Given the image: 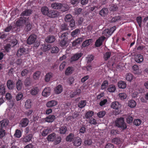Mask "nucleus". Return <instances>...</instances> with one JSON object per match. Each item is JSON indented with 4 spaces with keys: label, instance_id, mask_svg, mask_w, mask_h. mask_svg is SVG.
Returning <instances> with one entry per match:
<instances>
[{
    "label": "nucleus",
    "instance_id": "7",
    "mask_svg": "<svg viewBox=\"0 0 148 148\" xmlns=\"http://www.w3.org/2000/svg\"><path fill=\"white\" fill-rule=\"evenodd\" d=\"M134 60L136 62L140 63L143 60V56L140 54L136 55L134 56Z\"/></svg>",
    "mask_w": 148,
    "mask_h": 148
},
{
    "label": "nucleus",
    "instance_id": "58",
    "mask_svg": "<svg viewBox=\"0 0 148 148\" xmlns=\"http://www.w3.org/2000/svg\"><path fill=\"white\" fill-rule=\"evenodd\" d=\"M26 25V31L28 32L30 30L31 27V25L30 24V20L29 19V23L27 22V24H25Z\"/></svg>",
    "mask_w": 148,
    "mask_h": 148
},
{
    "label": "nucleus",
    "instance_id": "50",
    "mask_svg": "<svg viewBox=\"0 0 148 148\" xmlns=\"http://www.w3.org/2000/svg\"><path fill=\"white\" fill-rule=\"evenodd\" d=\"M94 112L92 111H90L86 113L85 114V117L88 119L91 117L93 115Z\"/></svg>",
    "mask_w": 148,
    "mask_h": 148
},
{
    "label": "nucleus",
    "instance_id": "18",
    "mask_svg": "<svg viewBox=\"0 0 148 148\" xmlns=\"http://www.w3.org/2000/svg\"><path fill=\"white\" fill-rule=\"evenodd\" d=\"M132 69L134 71L135 73L140 74L142 72L141 69H140L139 67L137 65H135L133 66Z\"/></svg>",
    "mask_w": 148,
    "mask_h": 148
},
{
    "label": "nucleus",
    "instance_id": "61",
    "mask_svg": "<svg viewBox=\"0 0 148 148\" xmlns=\"http://www.w3.org/2000/svg\"><path fill=\"white\" fill-rule=\"evenodd\" d=\"M24 84L26 86H29L30 84V82L29 77H27L25 80L24 82Z\"/></svg>",
    "mask_w": 148,
    "mask_h": 148
},
{
    "label": "nucleus",
    "instance_id": "37",
    "mask_svg": "<svg viewBox=\"0 0 148 148\" xmlns=\"http://www.w3.org/2000/svg\"><path fill=\"white\" fill-rule=\"evenodd\" d=\"M31 72V71H30V67H28L27 69H24L22 71L21 75L22 76H24L26 75L27 74Z\"/></svg>",
    "mask_w": 148,
    "mask_h": 148
},
{
    "label": "nucleus",
    "instance_id": "64",
    "mask_svg": "<svg viewBox=\"0 0 148 148\" xmlns=\"http://www.w3.org/2000/svg\"><path fill=\"white\" fill-rule=\"evenodd\" d=\"M59 49L56 47H53L51 48V52L52 53H57L59 51Z\"/></svg>",
    "mask_w": 148,
    "mask_h": 148
},
{
    "label": "nucleus",
    "instance_id": "63",
    "mask_svg": "<svg viewBox=\"0 0 148 148\" xmlns=\"http://www.w3.org/2000/svg\"><path fill=\"white\" fill-rule=\"evenodd\" d=\"M23 97V95L21 93H19L16 96V99L17 101L21 99Z\"/></svg>",
    "mask_w": 148,
    "mask_h": 148
},
{
    "label": "nucleus",
    "instance_id": "56",
    "mask_svg": "<svg viewBox=\"0 0 148 148\" xmlns=\"http://www.w3.org/2000/svg\"><path fill=\"white\" fill-rule=\"evenodd\" d=\"M14 135L17 138H20L21 136V131L20 130H16V132Z\"/></svg>",
    "mask_w": 148,
    "mask_h": 148
},
{
    "label": "nucleus",
    "instance_id": "25",
    "mask_svg": "<svg viewBox=\"0 0 148 148\" xmlns=\"http://www.w3.org/2000/svg\"><path fill=\"white\" fill-rule=\"evenodd\" d=\"M56 134L55 133H53L49 135L47 138L49 141H53L56 137Z\"/></svg>",
    "mask_w": 148,
    "mask_h": 148
},
{
    "label": "nucleus",
    "instance_id": "44",
    "mask_svg": "<svg viewBox=\"0 0 148 148\" xmlns=\"http://www.w3.org/2000/svg\"><path fill=\"white\" fill-rule=\"evenodd\" d=\"M118 96L119 98L122 100L126 99L127 97V95L124 92L119 93L118 95Z\"/></svg>",
    "mask_w": 148,
    "mask_h": 148
},
{
    "label": "nucleus",
    "instance_id": "47",
    "mask_svg": "<svg viewBox=\"0 0 148 148\" xmlns=\"http://www.w3.org/2000/svg\"><path fill=\"white\" fill-rule=\"evenodd\" d=\"M134 76L132 74L129 73L127 74L126 79V80L129 81H131L133 79Z\"/></svg>",
    "mask_w": 148,
    "mask_h": 148
},
{
    "label": "nucleus",
    "instance_id": "54",
    "mask_svg": "<svg viewBox=\"0 0 148 148\" xmlns=\"http://www.w3.org/2000/svg\"><path fill=\"white\" fill-rule=\"evenodd\" d=\"M92 143L91 140L90 139H86L84 142V145L86 146H88L92 145Z\"/></svg>",
    "mask_w": 148,
    "mask_h": 148
},
{
    "label": "nucleus",
    "instance_id": "9",
    "mask_svg": "<svg viewBox=\"0 0 148 148\" xmlns=\"http://www.w3.org/2000/svg\"><path fill=\"white\" fill-rule=\"evenodd\" d=\"M58 104L57 101L52 100L48 101L46 103V106L48 108H51L56 105Z\"/></svg>",
    "mask_w": 148,
    "mask_h": 148
},
{
    "label": "nucleus",
    "instance_id": "23",
    "mask_svg": "<svg viewBox=\"0 0 148 148\" xmlns=\"http://www.w3.org/2000/svg\"><path fill=\"white\" fill-rule=\"evenodd\" d=\"M51 48V46L50 45H42L41 49V50L44 52H46L50 49Z\"/></svg>",
    "mask_w": 148,
    "mask_h": 148
},
{
    "label": "nucleus",
    "instance_id": "24",
    "mask_svg": "<svg viewBox=\"0 0 148 148\" xmlns=\"http://www.w3.org/2000/svg\"><path fill=\"white\" fill-rule=\"evenodd\" d=\"M118 86L119 88L124 89L126 87V84L123 81H120L118 82Z\"/></svg>",
    "mask_w": 148,
    "mask_h": 148
},
{
    "label": "nucleus",
    "instance_id": "36",
    "mask_svg": "<svg viewBox=\"0 0 148 148\" xmlns=\"http://www.w3.org/2000/svg\"><path fill=\"white\" fill-rule=\"evenodd\" d=\"M67 130V128L65 126H62L59 128V132L61 134H64Z\"/></svg>",
    "mask_w": 148,
    "mask_h": 148
},
{
    "label": "nucleus",
    "instance_id": "57",
    "mask_svg": "<svg viewBox=\"0 0 148 148\" xmlns=\"http://www.w3.org/2000/svg\"><path fill=\"white\" fill-rule=\"evenodd\" d=\"M72 16L71 14H68L66 16L64 19L66 21L69 22L72 20Z\"/></svg>",
    "mask_w": 148,
    "mask_h": 148
},
{
    "label": "nucleus",
    "instance_id": "45",
    "mask_svg": "<svg viewBox=\"0 0 148 148\" xmlns=\"http://www.w3.org/2000/svg\"><path fill=\"white\" fill-rule=\"evenodd\" d=\"M69 7L68 5L66 4H62V6L61 8V10L63 12H64L68 10Z\"/></svg>",
    "mask_w": 148,
    "mask_h": 148
},
{
    "label": "nucleus",
    "instance_id": "39",
    "mask_svg": "<svg viewBox=\"0 0 148 148\" xmlns=\"http://www.w3.org/2000/svg\"><path fill=\"white\" fill-rule=\"evenodd\" d=\"M22 83L20 79H18L16 83V88L18 90H20L22 88Z\"/></svg>",
    "mask_w": 148,
    "mask_h": 148
},
{
    "label": "nucleus",
    "instance_id": "16",
    "mask_svg": "<svg viewBox=\"0 0 148 148\" xmlns=\"http://www.w3.org/2000/svg\"><path fill=\"white\" fill-rule=\"evenodd\" d=\"M9 121L8 120L4 119L0 122V129H2L5 127L8 124Z\"/></svg>",
    "mask_w": 148,
    "mask_h": 148
},
{
    "label": "nucleus",
    "instance_id": "2",
    "mask_svg": "<svg viewBox=\"0 0 148 148\" xmlns=\"http://www.w3.org/2000/svg\"><path fill=\"white\" fill-rule=\"evenodd\" d=\"M27 22L29 23L28 18L21 17L17 21L16 25L22 28L24 26L25 24H27Z\"/></svg>",
    "mask_w": 148,
    "mask_h": 148
},
{
    "label": "nucleus",
    "instance_id": "5",
    "mask_svg": "<svg viewBox=\"0 0 148 148\" xmlns=\"http://www.w3.org/2000/svg\"><path fill=\"white\" fill-rule=\"evenodd\" d=\"M51 93V89L49 87H46L44 89L42 92V95L45 97H47L50 95Z\"/></svg>",
    "mask_w": 148,
    "mask_h": 148
},
{
    "label": "nucleus",
    "instance_id": "35",
    "mask_svg": "<svg viewBox=\"0 0 148 148\" xmlns=\"http://www.w3.org/2000/svg\"><path fill=\"white\" fill-rule=\"evenodd\" d=\"M25 52V49L24 48H22L19 49L17 51V55L18 56L24 55Z\"/></svg>",
    "mask_w": 148,
    "mask_h": 148
},
{
    "label": "nucleus",
    "instance_id": "38",
    "mask_svg": "<svg viewBox=\"0 0 148 148\" xmlns=\"http://www.w3.org/2000/svg\"><path fill=\"white\" fill-rule=\"evenodd\" d=\"M81 91L80 89H78L76 91L71 93L70 95V97L71 98L75 97V96L77 95H79L81 93Z\"/></svg>",
    "mask_w": 148,
    "mask_h": 148
},
{
    "label": "nucleus",
    "instance_id": "43",
    "mask_svg": "<svg viewBox=\"0 0 148 148\" xmlns=\"http://www.w3.org/2000/svg\"><path fill=\"white\" fill-rule=\"evenodd\" d=\"M103 34L106 37H109L111 34V32L108 29H105L102 32Z\"/></svg>",
    "mask_w": 148,
    "mask_h": 148
},
{
    "label": "nucleus",
    "instance_id": "19",
    "mask_svg": "<svg viewBox=\"0 0 148 148\" xmlns=\"http://www.w3.org/2000/svg\"><path fill=\"white\" fill-rule=\"evenodd\" d=\"M59 14L58 12L56 11H50L48 16L49 17L54 18L58 16Z\"/></svg>",
    "mask_w": 148,
    "mask_h": 148
},
{
    "label": "nucleus",
    "instance_id": "6",
    "mask_svg": "<svg viewBox=\"0 0 148 148\" xmlns=\"http://www.w3.org/2000/svg\"><path fill=\"white\" fill-rule=\"evenodd\" d=\"M82 142L81 139L79 137H77L74 138L73 144L75 146H79L81 145Z\"/></svg>",
    "mask_w": 148,
    "mask_h": 148
},
{
    "label": "nucleus",
    "instance_id": "42",
    "mask_svg": "<svg viewBox=\"0 0 148 148\" xmlns=\"http://www.w3.org/2000/svg\"><path fill=\"white\" fill-rule=\"evenodd\" d=\"M61 141V138L60 136L56 135V137L53 141L55 144L57 145L60 143Z\"/></svg>",
    "mask_w": 148,
    "mask_h": 148
},
{
    "label": "nucleus",
    "instance_id": "11",
    "mask_svg": "<svg viewBox=\"0 0 148 148\" xmlns=\"http://www.w3.org/2000/svg\"><path fill=\"white\" fill-rule=\"evenodd\" d=\"M63 88L60 85H59L56 86L54 89V92L56 94L60 93L62 91Z\"/></svg>",
    "mask_w": 148,
    "mask_h": 148
},
{
    "label": "nucleus",
    "instance_id": "40",
    "mask_svg": "<svg viewBox=\"0 0 148 148\" xmlns=\"http://www.w3.org/2000/svg\"><path fill=\"white\" fill-rule=\"evenodd\" d=\"M25 107L27 108H30L31 107L32 101L30 99L27 100L25 103Z\"/></svg>",
    "mask_w": 148,
    "mask_h": 148
},
{
    "label": "nucleus",
    "instance_id": "13",
    "mask_svg": "<svg viewBox=\"0 0 148 148\" xmlns=\"http://www.w3.org/2000/svg\"><path fill=\"white\" fill-rule=\"evenodd\" d=\"M62 6V4L58 2H55L51 5V7L53 9L56 10H60Z\"/></svg>",
    "mask_w": 148,
    "mask_h": 148
},
{
    "label": "nucleus",
    "instance_id": "10",
    "mask_svg": "<svg viewBox=\"0 0 148 148\" xmlns=\"http://www.w3.org/2000/svg\"><path fill=\"white\" fill-rule=\"evenodd\" d=\"M121 107V104L117 101H114L111 104V107L115 109L118 110Z\"/></svg>",
    "mask_w": 148,
    "mask_h": 148
},
{
    "label": "nucleus",
    "instance_id": "48",
    "mask_svg": "<svg viewBox=\"0 0 148 148\" xmlns=\"http://www.w3.org/2000/svg\"><path fill=\"white\" fill-rule=\"evenodd\" d=\"M74 135L72 134H70L69 135L67 136L66 138V140L67 141L71 142L72 141L73 139H74Z\"/></svg>",
    "mask_w": 148,
    "mask_h": 148
},
{
    "label": "nucleus",
    "instance_id": "4",
    "mask_svg": "<svg viewBox=\"0 0 148 148\" xmlns=\"http://www.w3.org/2000/svg\"><path fill=\"white\" fill-rule=\"evenodd\" d=\"M36 36L33 34L30 35L27 39V42L28 44L31 45L34 43L36 41Z\"/></svg>",
    "mask_w": 148,
    "mask_h": 148
},
{
    "label": "nucleus",
    "instance_id": "34",
    "mask_svg": "<svg viewBox=\"0 0 148 148\" xmlns=\"http://www.w3.org/2000/svg\"><path fill=\"white\" fill-rule=\"evenodd\" d=\"M80 53H77L73 56L71 58V61H75L78 60L81 56Z\"/></svg>",
    "mask_w": 148,
    "mask_h": 148
},
{
    "label": "nucleus",
    "instance_id": "17",
    "mask_svg": "<svg viewBox=\"0 0 148 148\" xmlns=\"http://www.w3.org/2000/svg\"><path fill=\"white\" fill-rule=\"evenodd\" d=\"M50 11L49 8L46 6H43L41 9V12L42 14L48 16Z\"/></svg>",
    "mask_w": 148,
    "mask_h": 148
},
{
    "label": "nucleus",
    "instance_id": "49",
    "mask_svg": "<svg viewBox=\"0 0 148 148\" xmlns=\"http://www.w3.org/2000/svg\"><path fill=\"white\" fill-rule=\"evenodd\" d=\"M108 85V81H104L101 84V89L104 90L106 89Z\"/></svg>",
    "mask_w": 148,
    "mask_h": 148
},
{
    "label": "nucleus",
    "instance_id": "51",
    "mask_svg": "<svg viewBox=\"0 0 148 148\" xmlns=\"http://www.w3.org/2000/svg\"><path fill=\"white\" fill-rule=\"evenodd\" d=\"M86 105V101L85 100L81 101L78 104V106L80 108H82L84 107Z\"/></svg>",
    "mask_w": 148,
    "mask_h": 148
},
{
    "label": "nucleus",
    "instance_id": "41",
    "mask_svg": "<svg viewBox=\"0 0 148 148\" xmlns=\"http://www.w3.org/2000/svg\"><path fill=\"white\" fill-rule=\"evenodd\" d=\"M73 69L72 67H68L65 71L66 75H69L72 74L73 71Z\"/></svg>",
    "mask_w": 148,
    "mask_h": 148
},
{
    "label": "nucleus",
    "instance_id": "12",
    "mask_svg": "<svg viewBox=\"0 0 148 148\" xmlns=\"http://www.w3.org/2000/svg\"><path fill=\"white\" fill-rule=\"evenodd\" d=\"M29 123V120L27 118H24L21 121L20 124L22 127H25L27 126Z\"/></svg>",
    "mask_w": 148,
    "mask_h": 148
},
{
    "label": "nucleus",
    "instance_id": "46",
    "mask_svg": "<svg viewBox=\"0 0 148 148\" xmlns=\"http://www.w3.org/2000/svg\"><path fill=\"white\" fill-rule=\"evenodd\" d=\"M83 40V38H79L74 41L73 43V45L75 46L78 44L80 43Z\"/></svg>",
    "mask_w": 148,
    "mask_h": 148
},
{
    "label": "nucleus",
    "instance_id": "22",
    "mask_svg": "<svg viewBox=\"0 0 148 148\" xmlns=\"http://www.w3.org/2000/svg\"><path fill=\"white\" fill-rule=\"evenodd\" d=\"M41 72L40 71H37L34 73L33 75V77L34 79L37 80L40 77Z\"/></svg>",
    "mask_w": 148,
    "mask_h": 148
},
{
    "label": "nucleus",
    "instance_id": "1",
    "mask_svg": "<svg viewBox=\"0 0 148 148\" xmlns=\"http://www.w3.org/2000/svg\"><path fill=\"white\" fill-rule=\"evenodd\" d=\"M68 34V33L67 32L62 33V35L60 36V38L62 39V40L60 42V45L62 47H66L68 45L67 41Z\"/></svg>",
    "mask_w": 148,
    "mask_h": 148
},
{
    "label": "nucleus",
    "instance_id": "29",
    "mask_svg": "<svg viewBox=\"0 0 148 148\" xmlns=\"http://www.w3.org/2000/svg\"><path fill=\"white\" fill-rule=\"evenodd\" d=\"M116 90L115 86L113 84L110 85L107 88L108 91L111 92H113Z\"/></svg>",
    "mask_w": 148,
    "mask_h": 148
},
{
    "label": "nucleus",
    "instance_id": "26",
    "mask_svg": "<svg viewBox=\"0 0 148 148\" xmlns=\"http://www.w3.org/2000/svg\"><path fill=\"white\" fill-rule=\"evenodd\" d=\"M32 11L30 9H27L22 12L21 14V16H28L31 14L32 13Z\"/></svg>",
    "mask_w": 148,
    "mask_h": 148
},
{
    "label": "nucleus",
    "instance_id": "14",
    "mask_svg": "<svg viewBox=\"0 0 148 148\" xmlns=\"http://www.w3.org/2000/svg\"><path fill=\"white\" fill-rule=\"evenodd\" d=\"M7 86L8 89L12 90L14 88V84L12 80H8L7 82Z\"/></svg>",
    "mask_w": 148,
    "mask_h": 148
},
{
    "label": "nucleus",
    "instance_id": "55",
    "mask_svg": "<svg viewBox=\"0 0 148 148\" xmlns=\"http://www.w3.org/2000/svg\"><path fill=\"white\" fill-rule=\"evenodd\" d=\"M17 43V41L15 38L13 39L9 44H10V46L13 47L16 45Z\"/></svg>",
    "mask_w": 148,
    "mask_h": 148
},
{
    "label": "nucleus",
    "instance_id": "53",
    "mask_svg": "<svg viewBox=\"0 0 148 148\" xmlns=\"http://www.w3.org/2000/svg\"><path fill=\"white\" fill-rule=\"evenodd\" d=\"M111 56V53L110 52H107L103 55V58L105 60H107Z\"/></svg>",
    "mask_w": 148,
    "mask_h": 148
},
{
    "label": "nucleus",
    "instance_id": "21",
    "mask_svg": "<svg viewBox=\"0 0 148 148\" xmlns=\"http://www.w3.org/2000/svg\"><path fill=\"white\" fill-rule=\"evenodd\" d=\"M55 40V38L54 36H48L45 39L46 42L49 43H52Z\"/></svg>",
    "mask_w": 148,
    "mask_h": 148
},
{
    "label": "nucleus",
    "instance_id": "31",
    "mask_svg": "<svg viewBox=\"0 0 148 148\" xmlns=\"http://www.w3.org/2000/svg\"><path fill=\"white\" fill-rule=\"evenodd\" d=\"M108 12V10L107 8H103L99 12V14L103 16H105L106 15Z\"/></svg>",
    "mask_w": 148,
    "mask_h": 148
},
{
    "label": "nucleus",
    "instance_id": "20",
    "mask_svg": "<svg viewBox=\"0 0 148 148\" xmlns=\"http://www.w3.org/2000/svg\"><path fill=\"white\" fill-rule=\"evenodd\" d=\"M32 134H30L26 136H24L22 138L23 141L24 142H29L32 139Z\"/></svg>",
    "mask_w": 148,
    "mask_h": 148
},
{
    "label": "nucleus",
    "instance_id": "59",
    "mask_svg": "<svg viewBox=\"0 0 148 148\" xmlns=\"http://www.w3.org/2000/svg\"><path fill=\"white\" fill-rule=\"evenodd\" d=\"M141 121L140 119H137L134 120L133 123L135 125L138 126L141 124Z\"/></svg>",
    "mask_w": 148,
    "mask_h": 148
},
{
    "label": "nucleus",
    "instance_id": "60",
    "mask_svg": "<svg viewBox=\"0 0 148 148\" xmlns=\"http://www.w3.org/2000/svg\"><path fill=\"white\" fill-rule=\"evenodd\" d=\"M80 32V30L79 29H77L73 31L71 33V35L73 37H74Z\"/></svg>",
    "mask_w": 148,
    "mask_h": 148
},
{
    "label": "nucleus",
    "instance_id": "3",
    "mask_svg": "<svg viewBox=\"0 0 148 148\" xmlns=\"http://www.w3.org/2000/svg\"><path fill=\"white\" fill-rule=\"evenodd\" d=\"M116 126L122 129H125L127 127L126 123H124V119L123 118L118 119L116 121Z\"/></svg>",
    "mask_w": 148,
    "mask_h": 148
},
{
    "label": "nucleus",
    "instance_id": "15",
    "mask_svg": "<svg viewBox=\"0 0 148 148\" xmlns=\"http://www.w3.org/2000/svg\"><path fill=\"white\" fill-rule=\"evenodd\" d=\"M105 37L103 36L97 39L95 42V45L97 47H99L102 44L103 41L105 40Z\"/></svg>",
    "mask_w": 148,
    "mask_h": 148
},
{
    "label": "nucleus",
    "instance_id": "33",
    "mask_svg": "<svg viewBox=\"0 0 148 148\" xmlns=\"http://www.w3.org/2000/svg\"><path fill=\"white\" fill-rule=\"evenodd\" d=\"M126 120L127 123H130L132 122V116L130 113L126 116Z\"/></svg>",
    "mask_w": 148,
    "mask_h": 148
},
{
    "label": "nucleus",
    "instance_id": "62",
    "mask_svg": "<svg viewBox=\"0 0 148 148\" xmlns=\"http://www.w3.org/2000/svg\"><path fill=\"white\" fill-rule=\"evenodd\" d=\"M49 129L48 128L45 129L42 133V135L43 136H46L48 133Z\"/></svg>",
    "mask_w": 148,
    "mask_h": 148
},
{
    "label": "nucleus",
    "instance_id": "27",
    "mask_svg": "<svg viewBox=\"0 0 148 148\" xmlns=\"http://www.w3.org/2000/svg\"><path fill=\"white\" fill-rule=\"evenodd\" d=\"M39 91V89L37 87L33 88L30 90V93L32 95H36Z\"/></svg>",
    "mask_w": 148,
    "mask_h": 148
},
{
    "label": "nucleus",
    "instance_id": "52",
    "mask_svg": "<svg viewBox=\"0 0 148 148\" xmlns=\"http://www.w3.org/2000/svg\"><path fill=\"white\" fill-rule=\"evenodd\" d=\"M5 88L3 84L0 85V94L3 95L5 93Z\"/></svg>",
    "mask_w": 148,
    "mask_h": 148
},
{
    "label": "nucleus",
    "instance_id": "32",
    "mask_svg": "<svg viewBox=\"0 0 148 148\" xmlns=\"http://www.w3.org/2000/svg\"><path fill=\"white\" fill-rule=\"evenodd\" d=\"M136 104V101L133 100H130L128 102V106L131 108L135 107Z\"/></svg>",
    "mask_w": 148,
    "mask_h": 148
},
{
    "label": "nucleus",
    "instance_id": "8",
    "mask_svg": "<svg viewBox=\"0 0 148 148\" xmlns=\"http://www.w3.org/2000/svg\"><path fill=\"white\" fill-rule=\"evenodd\" d=\"M56 116L53 115H50L47 117L45 119V122L48 123H51L53 121L56 119Z\"/></svg>",
    "mask_w": 148,
    "mask_h": 148
},
{
    "label": "nucleus",
    "instance_id": "30",
    "mask_svg": "<svg viewBox=\"0 0 148 148\" xmlns=\"http://www.w3.org/2000/svg\"><path fill=\"white\" fill-rule=\"evenodd\" d=\"M92 42V40L91 39L87 40L83 42L82 46L84 47L90 45Z\"/></svg>",
    "mask_w": 148,
    "mask_h": 148
},
{
    "label": "nucleus",
    "instance_id": "28",
    "mask_svg": "<svg viewBox=\"0 0 148 148\" xmlns=\"http://www.w3.org/2000/svg\"><path fill=\"white\" fill-rule=\"evenodd\" d=\"M53 77V74L51 73H47L45 76V81L46 82H49Z\"/></svg>",
    "mask_w": 148,
    "mask_h": 148
}]
</instances>
